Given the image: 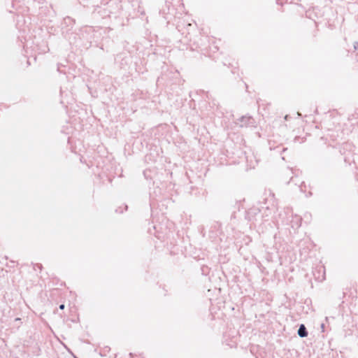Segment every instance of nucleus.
I'll return each mask as SVG.
<instances>
[{
    "mask_svg": "<svg viewBox=\"0 0 358 358\" xmlns=\"http://www.w3.org/2000/svg\"><path fill=\"white\" fill-rule=\"evenodd\" d=\"M298 335L301 338H304L308 336V331L303 324L300 325L298 329Z\"/></svg>",
    "mask_w": 358,
    "mask_h": 358,
    "instance_id": "f257e3e1",
    "label": "nucleus"
},
{
    "mask_svg": "<svg viewBox=\"0 0 358 358\" xmlns=\"http://www.w3.org/2000/svg\"><path fill=\"white\" fill-rule=\"evenodd\" d=\"M354 48L355 50H358V42L355 43Z\"/></svg>",
    "mask_w": 358,
    "mask_h": 358,
    "instance_id": "f03ea898",
    "label": "nucleus"
},
{
    "mask_svg": "<svg viewBox=\"0 0 358 358\" xmlns=\"http://www.w3.org/2000/svg\"><path fill=\"white\" fill-rule=\"evenodd\" d=\"M59 308H60L61 310H63V309L64 308V304H61V305L59 306Z\"/></svg>",
    "mask_w": 358,
    "mask_h": 358,
    "instance_id": "7ed1b4c3",
    "label": "nucleus"
}]
</instances>
